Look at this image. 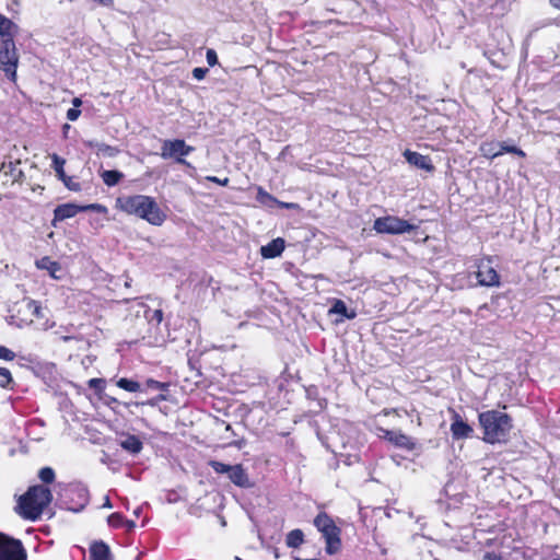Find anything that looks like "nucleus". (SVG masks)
Here are the masks:
<instances>
[{
	"instance_id": "obj_1",
	"label": "nucleus",
	"mask_w": 560,
	"mask_h": 560,
	"mask_svg": "<svg viewBox=\"0 0 560 560\" xmlns=\"http://www.w3.org/2000/svg\"><path fill=\"white\" fill-rule=\"evenodd\" d=\"M116 207L120 211L137 215L152 225L160 226L166 220V214L150 196L135 195L120 197L116 200Z\"/></svg>"
},
{
	"instance_id": "obj_2",
	"label": "nucleus",
	"mask_w": 560,
	"mask_h": 560,
	"mask_svg": "<svg viewBox=\"0 0 560 560\" xmlns=\"http://www.w3.org/2000/svg\"><path fill=\"white\" fill-rule=\"evenodd\" d=\"M483 430V441L490 444L505 442L512 429V419L499 410H488L478 416Z\"/></svg>"
},
{
	"instance_id": "obj_3",
	"label": "nucleus",
	"mask_w": 560,
	"mask_h": 560,
	"mask_svg": "<svg viewBox=\"0 0 560 560\" xmlns=\"http://www.w3.org/2000/svg\"><path fill=\"white\" fill-rule=\"evenodd\" d=\"M52 500L50 490L45 486H33L19 499L20 514L27 520L35 521L40 517L44 510Z\"/></svg>"
},
{
	"instance_id": "obj_4",
	"label": "nucleus",
	"mask_w": 560,
	"mask_h": 560,
	"mask_svg": "<svg viewBox=\"0 0 560 560\" xmlns=\"http://www.w3.org/2000/svg\"><path fill=\"white\" fill-rule=\"evenodd\" d=\"M314 525L325 538L326 552L335 555L341 546L340 529L326 513H319L314 520Z\"/></svg>"
},
{
	"instance_id": "obj_5",
	"label": "nucleus",
	"mask_w": 560,
	"mask_h": 560,
	"mask_svg": "<svg viewBox=\"0 0 560 560\" xmlns=\"http://www.w3.org/2000/svg\"><path fill=\"white\" fill-rule=\"evenodd\" d=\"M418 226L395 215L377 218L373 229L380 234L400 235L415 231Z\"/></svg>"
},
{
	"instance_id": "obj_6",
	"label": "nucleus",
	"mask_w": 560,
	"mask_h": 560,
	"mask_svg": "<svg viewBox=\"0 0 560 560\" xmlns=\"http://www.w3.org/2000/svg\"><path fill=\"white\" fill-rule=\"evenodd\" d=\"M209 466L220 475H226L231 482L240 488H250L253 483L241 464L228 465L218 460H210Z\"/></svg>"
},
{
	"instance_id": "obj_7",
	"label": "nucleus",
	"mask_w": 560,
	"mask_h": 560,
	"mask_svg": "<svg viewBox=\"0 0 560 560\" xmlns=\"http://www.w3.org/2000/svg\"><path fill=\"white\" fill-rule=\"evenodd\" d=\"M18 62L19 56L14 40L12 38L2 39L0 45V69L11 81H15L16 79Z\"/></svg>"
},
{
	"instance_id": "obj_8",
	"label": "nucleus",
	"mask_w": 560,
	"mask_h": 560,
	"mask_svg": "<svg viewBox=\"0 0 560 560\" xmlns=\"http://www.w3.org/2000/svg\"><path fill=\"white\" fill-rule=\"evenodd\" d=\"M0 560H26L21 541L0 533Z\"/></svg>"
},
{
	"instance_id": "obj_9",
	"label": "nucleus",
	"mask_w": 560,
	"mask_h": 560,
	"mask_svg": "<svg viewBox=\"0 0 560 560\" xmlns=\"http://www.w3.org/2000/svg\"><path fill=\"white\" fill-rule=\"evenodd\" d=\"M192 150L194 148L187 145L184 140H166L163 142L161 156L163 159L176 158L178 163L186 164L183 156L188 155Z\"/></svg>"
},
{
	"instance_id": "obj_10",
	"label": "nucleus",
	"mask_w": 560,
	"mask_h": 560,
	"mask_svg": "<svg viewBox=\"0 0 560 560\" xmlns=\"http://www.w3.org/2000/svg\"><path fill=\"white\" fill-rule=\"evenodd\" d=\"M476 277L478 283L483 287H498L500 284V277L492 266L490 258H482L477 264Z\"/></svg>"
},
{
	"instance_id": "obj_11",
	"label": "nucleus",
	"mask_w": 560,
	"mask_h": 560,
	"mask_svg": "<svg viewBox=\"0 0 560 560\" xmlns=\"http://www.w3.org/2000/svg\"><path fill=\"white\" fill-rule=\"evenodd\" d=\"M474 430L472 428L463 420L459 413L456 411H452V423H451V433L453 439L463 440L470 438Z\"/></svg>"
},
{
	"instance_id": "obj_12",
	"label": "nucleus",
	"mask_w": 560,
	"mask_h": 560,
	"mask_svg": "<svg viewBox=\"0 0 560 560\" xmlns=\"http://www.w3.org/2000/svg\"><path fill=\"white\" fill-rule=\"evenodd\" d=\"M380 436L393 443L395 446L411 451L415 447L412 440L400 431L381 429Z\"/></svg>"
},
{
	"instance_id": "obj_13",
	"label": "nucleus",
	"mask_w": 560,
	"mask_h": 560,
	"mask_svg": "<svg viewBox=\"0 0 560 560\" xmlns=\"http://www.w3.org/2000/svg\"><path fill=\"white\" fill-rule=\"evenodd\" d=\"M404 156L406 158L408 163L415 165L418 168L425 170L428 172L434 170V166L432 165L430 158L427 155H422L418 152L406 150L404 152Z\"/></svg>"
},
{
	"instance_id": "obj_14",
	"label": "nucleus",
	"mask_w": 560,
	"mask_h": 560,
	"mask_svg": "<svg viewBox=\"0 0 560 560\" xmlns=\"http://www.w3.org/2000/svg\"><path fill=\"white\" fill-rule=\"evenodd\" d=\"M51 160H52V168L55 170L56 172V175L58 176V178L60 180L63 182V184L71 190H79L80 189V185H75V187L73 186H70V184L68 182L71 180V177L67 176L66 173H65V170H63V166L66 164V160L60 158L59 155H57L56 153L51 154Z\"/></svg>"
},
{
	"instance_id": "obj_15",
	"label": "nucleus",
	"mask_w": 560,
	"mask_h": 560,
	"mask_svg": "<svg viewBox=\"0 0 560 560\" xmlns=\"http://www.w3.org/2000/svg\"><path fill=\"white\" fill-rule=\"evenodd\" d=\"M79 212H82V206H78L74 203L60 205L54 211V214H55L54 222L55 221H63L66 219L73 218Z\"/></svg>"
},
{
	"instance_id": "obj_16",
	"label": "nucleus",
	"mask_w": 560,
	"mask_h": 560,
	"mask_svg": "<svg viewBox=\"0 0 560 560\" xmlns=\"http://www.w3.org/2000/svg\"><path fill=\"white\" fill-rule=\"evenodd\" d=\"M284 250V241L282 238H276L262 246L260 249L264 258H275L281 255Z\"/></svg>"
},
{
	"instance_id": "obj_17",
	"label": "nucleus",
	"mask_w": 560,
	"mask_h": 560,
	"mask_svg": "<svg viewBox=\"0 0 560 560\" xmlns=\"http://www.w3.org/2000/svg\"><path fill=\"white\" fill-rule=\"evenodd\" d=\"M329 313L342 316V318L336 320L337 323L343 322V318L353 319L357 316V312L354 310H348L346 303L341 300H335Z\"/></svg>"
},
{
	"instance_id": "obj_18",
	"label": "nucleus",
	"mask_w": 560,
	"mask_h": 560,
	"mask_svg": "<svg viewBox=\"0 0 560 560\" xmlns=\"http://www.w3.org/2000/svg\"><path fill=\"white\" fill-rule=\"evenodd\" d=\"M36 267L42 270H47L49 275L55 278L59 279L60 277L57 275L61 267L57 261L51 260L49 257H43L36 261Z\"/></svg>"
},
{
	"instance_id": "obj_19",
	"label": "nucleus",
	"mask_w": 560,
	"mask_h": 560,
	"mask_svg": "<svg viewBox=\"0 0 560 560\" xmlns=\"http://www.w3.org/2000/svg\"><path fill=\"white\" fill-rule=\"evenodd\" d=\"M501 142L489 141L485 142L480 145L479 150L482 156L488 159H494L497 156L502 155V150H500Z\"/></svg>"
},
{
	"instance_id": "obj_20",
	"label": "nucleus",
	"mask_w": 560,
	"mask_h": 560,
	"mask_svg": "<svg viewBox=\"0 0 560 560\" xmlns=\"http://www.w3.org/2000/svg\"><path fill=\"white\" fill-rule=\"evenodd\" d=\"M90 553L91 560H110L109 548L102 541L93 544Z\"/></svg>"
},
{
	"instance_id": "obj_21",
	"label": "nucleus",
	"mask_w": 560,
	"mask_h": 560,
	"mask_svg": "<svg viewBox=\"0 0 560 560\" xmlns=\"http://www.w3.org/2000/svg\"><path fill=\"white\" fill-rule=\"evenodd\" d=\"M119 444L124 450L132 454H138L142 450V442L136 435H127L120 440Z\"/></svg>"
},
{
	"instance_id": "obj_22",
	"label": "nucleus",
	"mask_w": 560,
	"mask_h": 560,
	"mask_svg": "<svg viewBox=\"0 0 560 560\" xmlns=\"http://www.w3.org/2000/svg\"><path fill=\"white\" fill-rule=\"evenodd\" d=\"M16 30V25L9 20L7 16L0 13V36L2 39L12 38L14 35V31Z\"/></svg>"
},
{
	"instance_id": "obj_23",
	"label": "nucleus",
	"mask_w": 560,
	"mask_h": 560,
	"mask_svg": "<svg viewBox=\"0 0 560 560\" xmlns=\"http://www.w3.org/2000/svg\"><path fill=\"white\" fill-rule=\"evenodd\" d=\"M304 541V534L301 529H293L288 533L285 544L290 548H298Z\"/></svg>"
},
{
	"instance_id": "obj_24",
	"label": "nucleus",
	"mask_w": 560,
	"mask_h": 560,
	"mask_svg": "<svg viewBox=\"0 0 560 560\" xmlns=\"http://www.w3.org/2000/svg\"><path fill=\"white\" fill-rule=\"evenodd\" d=\"M24 306L34 317L38 319L46 318L45 310L36 301L25 300Z\"/></svg>"
},
{
	"instance_id": "obj_25",
	"label": "nucleus",
	"mask_w": 560,
	"mask_h": 560,
	"mask_svg": "<svg viewBox=\"0 0 560 560\" xmlns=\"http://www.w3.org/2000/svg\"><path fill=\"white\" fill-rule=\"evenodd\" d=\"M122 177H124V175L119 171L113 170V171H104L102 173L103 182L109 187L117 185Z\"/></svg>"
},
{
	"instance_id": "obj_26",
	"label": "nucleus",
	"mask_w": 560,
	"mask_h": 560,
	"mask_svg": "<svg viewBox=\"0 0 560 560\" xmlns=\"http://www.w3.org/2000/svg\"><path fill=\"white\" fill-rule=\"evenodd\" d=\"M116 385L119 388L125 389L130 393L140 392L142 389L140 383L132 381V380L124 378V377L119 378L117 381Z\"/></svg>"
},
{
	"instance_id": "obj_27",
	"label": "nucleus",
	"mask_w": 560,
	"mask_h": 560,
	"mask_svg": "<svg viewBox=\"0 0 560 560\" xmlns=\"http://www.w3.org/2000/svg\"><path fill=\"white\" fill-rule=\"evenodd\" d=\"M12 383L11 372L5 368H0V387L8 388Z\"/></svg>"
},
{
	"instance_id": "obj_28",
	"label": "nucleus",
	"mask_w": 560,
	"mask_h": 560,
	"mask_svg": "<svg viewBox=\"0 0 560 560\" xmlns=\"http://www.w3.org/2000/svg\"><path fill=\"white\" fill-rule=\"evenodd\" d=\"M257 200L262 205H269L272 202H277L276 198L272 197L269 192H267L262 188H258Z\"/></svg>"
},
{
	"instance_id": "obj_29",
	"label": "nucleus",
	"mask_w": 560,
	"mask_h": 560,
	"mask_svg": "<svg viewBox=\"0 0 560 560\" xmlns=\"http://www.w3.org/2000/svg\"><path fill=\"white\" fill-rule=\"evenodd\" d=\"M39 478L45 483H51L55 479V471L50 467H44L39 470Z\"/></svg>"
},
{
	"instance_id": "obj_30",
	"label": "nucleus",
	"mask_w": 560,
	"mask_h": 560,
	"mask_svg": "<svg viewBox=\"0 0 560 560\" xmlns=\"http://www.w3.org/2000/svg\"><path fill=\"white\" fill-rule=\"evenodd\" d=\"M145 386L148 389L162 390V392L166 390L168 387V385L166 383H161V382L152 380V378L147 380Z\"/></svg>"
},
{
	"instance_id": "obj_31",
	"label": "nucleus",
	"mask_w": 560,
	"mask_h": 560,
	"mask_svg": "<svg viewBox=\"0 0 560 560\" xmlns=\"http://www.w3.org/2000/svg\"><path fill=\"white\" fill-rule=\"evenodd\" d=\"M500 150H502V154L503 153H513V154H516L522 158L525 156V152L523 150H521L520 148H517L515 145H506L503 142H501Z\"/></svg>"
},
{
	"instance_id": "obj_32",
	"label": "nucleus",
	"mask_w": 560,
	"mask_h": 560,
	"mask_svg": "<svg viewBox=\"0 0 560 560\" xmlns=\"http://www.w3.org/2000/svg\"><path fill=\"white\" fill-rule=\"evenodd\" d=\"M107 523L109 526L119 527L124 523V516L120 513H113L108 516Z\"/></svg>"
},
{
	"instance_id": "obj_33",
	"label": "nucleus",
	"mask_w": 560,
	"mask_h": 560,
	"mask_svg": "<svg viewBox=\"0 0 560 560\" xmlns=\"http://www.w3.org/2000/svg\"><path fill=\"white\" fill-rule=\"evenodd\" d=\"M95 211L98 213H107V208L101 203H90L82 206V212L83 211Z\"/></svg>"
},
{
	"instance_id": "obj_34",
	"label": "nucleus",
	"mask_w": 560,
	"mask_h": 560,
	"mask_svg": "<svg viewBox=\"0 0 560 560\" xmlns=\"http://www.w3.org/2000/svg\"><path fill=\"white\" fill-rule=\"evenodd\" d=\"M0 359L5 361H13L15 359V353L9 348L0 345Z\"/></svg>"
},
{
	"instance_id": "obj_35",
	"label": "nucleus",
	"mask_w": 560,
	"mask_h": 560,
	"mask_svg": "<svg viewBox=\"0 0 560 560\" xmlns=\"http://www.w3.org/2000/svg\"><path fill=\"white\" fill-rule=\"evenodd\" d=\"M98 151L108 156H115L118 153V149L106 144H102Z\"/></svg>"
},
{
	"instance_id": "obj_36",
	"label": "nucleus",
	"mask_w": 560,
	"mask_h": 560,
	"mask_svg": "<svg viewBox=\"0 0 560 560\" xmlns=\"http://www.w3.org/2000/svg\"><path fill=\"white\" fill-rule=\"evenodd\" d=\"M207 62L210 67H213L218 63V56L213 49H208L206 54Z\"/></svg>"
},
{
	"instance_id": "obj_37",
	"label": "nucleus",
	"mask_w": 560,
	"mask_h": 560,
	"mask_svg": "<svg viewBox=\"0 0 560 560\" xmlns=\"http://www.w3.org/2000/svg\"><path fill=\"white\" fill-rule=\"evenodd\" d=\"M80 114H81L80 109H78V108H70L67 112V118L70 121H75L79 118Z\"/></svg>"
},
{
	"instance_id": "obj_38",
	"label": "nucleus",
	"mask_w": 560,
	"mask_h": 560,
	"mask_svg": "<svg viewBox=\"0 0 560 560\" xmlns=\"http://www.w3.org/2000/svg\"><path fill=\"white\" fill-rule=\"evenodd\" d=\"M207 72H208V69H206V68H195L192 70V75L195 79L201 80L205 78Z\"/></svg>"
},
{
	"instance_id": "obj_39",
	"label": "nucleus",
	"mask_w": 560,
	"mask_h": 560,
	"mask_svg": "<svg viewBox=\"0 0 560 560\" xmlns=\"http://www.w3.org/2000/svg\"><path fill=\"white\" fill-rule=\"evenodd\" d=\"M104 381L102 378H91L89 381V386L91 388H94V389H98L101 388V386L103 385Z\"/></svg>"
},
{
	"instance_id": "obj_40",
	"label": "nucleus",
	"mask_w": 560,
	"mask_h": 560,
	"mask_svg": "<svg viewBox=\"0 0 560 560\" xmlns=\"http://www.w3.org/2000/svg\"><path fill=\"white\" fill-rule=\"evenodd\" d=\"M78 491H79V495L83 499V503L78 509L77 508H70L73 511H80L84 506V504L86 502V491L84 489H78Z\"/></svg>"
},
{
	"instance_id": "obj_41",
	"label": "nucleus",
	"mask_w": 560,
	"mask_h": 560,
	"mask_svg": "<svg viewBox=\"0 0 560 560\" xmlns=\"http://www.w3.org/2000/svg\"><path fill=\"white\" fill-rule=\"evenodd\" d=\"M483 560H503V558L495 552H486Z\"/></svg>"
},
{
	"instance_id": "obj_42",
	"label": "nucleus",
	"mask_w": 560,
	"mask_h": 560,
	"mask_svg": "<svg viewBox=\"0 0 560 560\" xmlns=\"http://www.w3.org/2000/svg\"><path fill=\"white\" fill-rule=\"evenodd\" d=\"M152 319H155L158 323H161L163 320V312L161 310H155L153 312Z\"/></svg>"
},
{
	"instance_id": "obj_43",
	"label": "nucleus",
	"mask_w": 560,
	"mask_h": 560,
	"mask_svg": "<svg viewBox=\"0 0 560 560\" xmlns=\"http://www.w3.org/2000/svg\"><path fill=\"white\" fill-rule=\"evenodd\" d=\"M102 508H104V509H112L113 508L112 502L109 500V497H107V495L105 497L104 503H103Z\"/></svg>"
},
{
	"instance_id": "obj_44",
	"label": "nucleus",
	"mask_w": 560,
	"mask_h": 560,
	"mask_svg": "<svg viewBox=\"0 0 560 560\" xmlns=\"http://www.w3.org/2000/svg\"><path fill=\"white\" fill-rule=\"evenodd\" d=\"M72 105L74 106L73 108H78V107H80V106L82 105V101H81V98H79V97H74V98L72 100Z\"/></svg>"
},
{
	"instance_id": "obj_45",
	"label": "nucleus",
	"mask_w": 560,
	"mask_h": 560,
	"mask_svg": "<svg viewBox=\"0 0 560 560\" xmlns=\"http://www.w3.org/2000/svg\"><path fill=\"white\" fill-rule=\"evenodd\" d=\"M279 205L283 208H287V209H293L296 207L295 203H287V202H279Z\"/></svg>"
},
{
	"instance_id": "obj_46",
	"label": "nucleus",
	"mask_w": 560,
	"mask_h": 560,
	"mask_svg": "<svg viewBox=\"0 0 560 560\" xmlns=\"http://www.w3.org/2000/svg\"><path fill=\"white\" fill-rule=\"evenodd\" d=\"M551 5L558 10H560V0H549Z\"/></svg>"
},
{
	"instance_id": "obj_47",
	"label": "nucleus",
	"mask_w": 560,
	"mask_h": 560,
	"mask_svg": "<svg viewBox=\"0 0 560 560\" xmlns=\"http://www.w3.org/2000/svg\"><path fill=\"white\" fill-rule=\"evenodd\" d=\"M145 404L154 407V406H156L159 404V399L152 398V399L148 400Z\"/></svg>"
},
{
	"instance_id": "obj_48",
	"label": "nucleus",
	"mask_w": 560,
	"mask_h": 560,
	"mask_svg": "<svg viewBox=\"0 0 560 560\" xmlns=\"http://www.w3.org/2000/svg\"><path fill=\"white\" fill-rule=\"evenodd\" d=\"M154 399H159V402H160V401H164V400H166L167 398H166V396H165L164 394H160V395H159L158 397H155Z\"/></svg>"
},
{
	"instance_id": "obj_49",
	"label": "nucleus",
	"mask_w": 560,
	"mask_h": 560,
	"mask_svg": "<svg viewBox=\"0 0 560 560\" xmlns=\"http://www.w3.org/2000/svg\"><path fill=\"white\" fill-rule=\"evenodd\" d=\"M126 524H127V527H128L129 529H131V528H133V527L136 526V524H135V522H133V521H127V522H126Z\"/></svg>"
},
{
	"instance_id": "obj_50",
	"label": "nucleus",
	"mask_w": 560,
	"mask_h": 560,
	"mask_svg": "<svg viewBox=\"0 0 560 560\" xmlns=\"http://www.w3.org/2000/svg\"><path fill=\"white\" fill-rule=\"evenodd\" d=\"M210 180L218 183L219 179L217 177H209Z\"/></svg>"
},
{
	"instance_id": "obj_51",
	"label": "nucleus",
	"mask_w": 560,
	"mask_h": 560,
	"mask_svg": "<svg viewBox=\"0 0 560 560\" xmlns=\"http://www.w3.org/2000/svg\"><path fill=\"white\" fill-rule=\"evenodd\" d=\"M68 183H69V184H70V186H72V187H73V186L75 187V185H79L78 183H73V182H72V179H71L70 182H68Z\"/></svg>"
},
{
	"instance_id": "obj_52",
	"label": "nucleus",
	"mask_w": 560,
	"mask_h": 560,
	"mask_svg": "<svg viewBox=\"0 0 560 560\" xmlns=\"http://www.w3.org/2000/svg\"><path fill=\"white\" fill-rule=\"evenodd\" d=\"M218 183H219V184H223V185H225V184L228 183V178H225L223 182H222V180H219Z\"/></svg>"
},
{
	"instance_id": "obj_53",
	"label": "nucleus",
	"mask_w": 560,
	"mask_h": 560,
	"mask_svg": "<svg viewBox=\"0 0 560 560\" xmlns=\"http://www.w3.org/2000/svg\"><path fill=\"white\" fill-rule=\"evenodd\" d=\"M69 128H70V126H69V125H67V124L63 126V130H65V131H68V129H69Z\"/></svg>"
},
{
	"instance_id": "obj_54",
	"label": "nucleus",
	"mask_w": 560,
	"mask_h": 560,
	"mask_svg": "<svg viewBox=\"0 0 560 560\" xmlns=\"http://www.w3.org/2000/svg\"><path fill=\"white\" fill-rule=\"evenodd\" d=\"M139 514H140V509H137V510L135 511V515H136V516H139Z\"/></svg>"
},
{
	"instance_id": "obj_55",
	"label": "nucleus",
	"mask_w": 560,
	"mask_h": 560,
	"mask_svg": "<svg viewBox=\"0 0 560 560\" xmlns=\"http://www.w3.org/2000/svg\"><path fill=\"white\" fill-rule=\"evenodd\" d=\"M552 560H560V558H555V559H552Z\"/></svg>"
}]
</instances>
